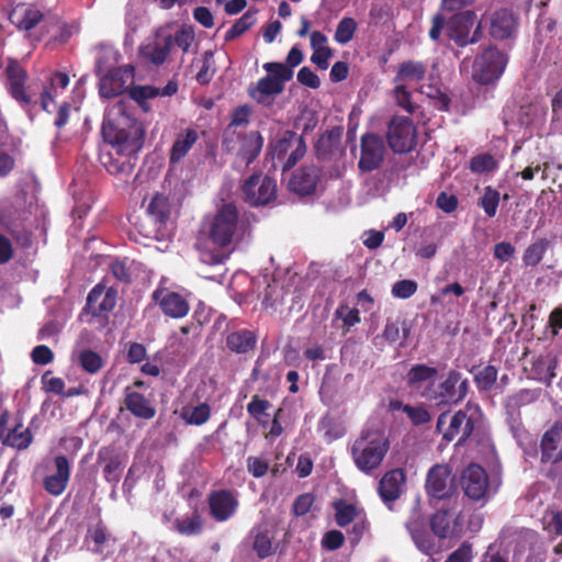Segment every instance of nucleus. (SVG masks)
I'll list each match as a JSON object with an SVG mask.
<instances>
[{
  "mask_svg": "<svg viewBox=\"0 0 562 562\" xmlns=\"http://www.w3.org/2000/svg\"><path fill=\"white\" fill-rule=\"evenodd\" d=\"M43 18L40 10L27 7H16L10 14L11 22L20 30L30 31L37 25Z\"/></svg>",
  "mask_w": 562,
  "mask_h": 562,
  "instance_id": "33",
  "label": "nucleus"
},
{
  "mask_svg": "<svg viewBox=\"0 0 562 562\" xmlns=\"http://www.w3.org/2000/svg\"><path fill=\"white\" fill-rule=\"evenodd\" d=\"M497 370L493 366H487L475 375V383L480 390H488L496 382Z\"/></svg>",
  "mask_w": 562,
  "mask_h": 562,
  "instance_id": "51",
  "label": "nucleus"
},
{
  "mask_svg": "<svg viewBox=\"0 0 562 562\" xmlns=\"http://www.w3.org/2000/svg\"><path fill=\"white\" fill-rule=\"evenodd\" d=\"M472 557V546L468 542H463L445 562H471Z\"/></svg>",
  "mask_w": 562,
  "mask_h": 562,
  "instance_id": "61",
  "label": "nucleus"
},
{
  "mask_svg": "<svg viewBox=\"0 0 562 562\" xmlns=\"http://www.w3.org/2000/svg\"><path fill=\"white\" fill-rule=\"evenodd\" d=\"M117 119H112L110 111L102 124V133L115 153L120 156L131 157L143 146L145 130L140 122L123 114L121 102L117 103Z\"/></svg>",
  "mask_w": 562,
  "mask_h": 562,
  "instance_id": "2",
  "label": "nucleus"
},
{
  "mask_svg": "<svg viewBox=\"0 0 562 562\" xmlns=\"http://www.w3.org/2000/svg\"><path fill=\"white\" fill-rule=\"evenodd\" d=\"M405 474L395 469L383 475L379 484V493L384 502H393L402 494Z\"/></svg>",
  "mask_w": 562,
  "mask_h": 562,
  "instance_id": "27",
  "label": "nucleus"
},
{
  "mask_svg": "<svg viewBox=\"0 0 562 562\" xmlns=\"http://www.w3.org/2000/svg\"><path fill=\"white\" fill-rule=\"evenodd\" d=\"M132 99L144 106L148 99L160 95V89L153 86H136L130 92Z\"/></svg>",
  "mask_w": 562,
  "mask_h": 562,
  "instance_id": "50",
  "label": "nucleus"
},
{
  "mask_svg": "<svg viewBox=\"0 0 562 562\" xmlns=\"http://www.w3.org/2000/svg\"><path fill=\"white\" fill-rule=\"evenodd\" d=\"M117 292L113 288L97 284L88 294L86 310L93 316H103L116 305Z\"/></svg>",
  "mask_w": 562,
  "mask_h": 562,
  "instance_id": "18",
  "label": "nucleus"
},
{
  "mask_svg": "<svg viewBox=\"0 0 562 562\" xmlns=\"http://www.w3.org/2000/svg\"><path fill=\"white\" fill-rule=\"evenodd\" d=\"M250 109L246 105L237 108L232 116L231 124L228 125L226 132H236V127L245 126L249 122Z\"/></svg>",
  "mask_w": 562,
  "mask_h": 562,
  "instance_id": "58",
  "label": "nucleus"
},
{
  "mask_svg": "<svg viewBox=\"0 0 562 562\" xmlns=\"http://www.w3.org/2000/svg\"><path fill=\"white\" fill-rule=\"evenodd\" d=\"M227 346L232 351L246 353L256 346V338L249 330L232 333L227 337Z\"/></svg>",
  "mask_w": 562,
  "mask_h": 562,
  "instance_id": "37",
  "label": "nucleus"
},
{
  "mask_svg": "<svg viewBox=\"0 0 562 562\" xmlns=\"http://www.w3.org/2000/svg\"><path fill=\"white\" fill-rule=\"evenodd\" d=\"M124 90V85L119 74L110 72L103 76L99 82V91L102 98H112Z\"/></svg>",
  "mask_w": 562,
  "mask_h": 562,
  "instance_id": "39",
  "label": "nucleus"
},
{
  "mask_svg": "<svg viewBox=\"0 0 562 562\" xmlns=\"http://www.w3.org/2000/svg\"><path fill=\"white\" fill-rule=\"evenodd\" d=\"M470 168L476 173L487 172L496 168V161L488 154L479 155L472 158Z\"/></svg>",
  "mask_w": 562,
  "mask_h": 562,
  "instance_id": "53",
  "label": "nucleus"
},
{
  "mask_svg": "<svg viewBox=\"0 0 562 562\" xmlns=\"http://www.w3.org/2000/svg\"><path fill=\"white\" fill-rule=\"evenodd\" d=\"M358 515L356 506L346 503L336 504V521L338 526L345 527L350 524Z\"/></svg>",
  "mask_w": 562,
  "mask_h": 562,
  "instance_id": "48",
  "label": "nucleus"
},
{
  "mask_svg": "<svg viewBox=\"0 0 562 562\" xmlns=\"http://www.w3.org/2000/svg\"><path fill=\"white\" fill-rule=\"evenodd\" d=\"M7 441L13 448L25 449L32 442V435L29 429H24L20 432L14 430L9 434Z\"/></svg>",
  "mask_w": 562,
  "mask_h": 562,
  "instance_id": "56",
  "label": "nucleus"
},
{
  "mask_svg": "<svg viewBox=\"0 0 562 562\" xmlns=\"http://www.w3.org/2000/svg\"><path fill=\"white\" fill-rule=\"evenodd\" d=\"M171 49L175 45L179 46L183 52H188L192 41L193 34L189 30H179L175 35L171 34Z\"/></svg>",
  "mask_w": 562,
  "mask_h": 562,
  "instance_id": "60",
  "label": "nucleus"
},
{
  "mask_svg": "<svg viewBox=\"0 0 562 562\" xmlns=\"http://www.w3.org/2000/svg\"><path fill=\"white\" fill-rule=\"evenodd\" d=\"M547 248L548 241L546 239L529 245L522 256L524 263L530 267L537 266L542 260Z\"/></svg>",
  "mask_w": 562,
  "mask_h": 562,
  "instance_id": "40",
  "label": "nucleus"
},
{
  "mask_svg": "<svg viewBox=\"0 0 562 562\" xmlns=\"http://www.w3.org/2000/svg\"><path fill=\"white\" fill-rule=\"evenodd\" d=\"M430 527L438 538L460 537L464 531V515L461 510L453 508L438 510L430 519Z\"/></svg>",
  "mask_w": 562,
  "mask_h": 562,
  "instance_id": "14",
  "label": "nucleus"
},
{
  "mask_svg": "<svg viewBox=\"0 0 562 562\" xmlns=\"http://www.w3.org/2000/svg\"><path fill=\"white\" fill-rule=\"evenodd\" d=\"M224 149L236 157L245 165L251 164L260 154L263 146V138L259 132L240 134L237 132H225L223 140Z\"/></svg>",
  "mask_w": 562,
  "mask_h": 562,
  "instance_id": "8",
  "label": "nucleus"
},
{
  "mask_svg": "<svg viewBox=\"0 0 562 562\" xmlns=\"http://www.w3.org/2000/svg\"><path fill=\"white\" fill-rule=\"evenodd\" d=\"M213 52L207 50L203 54L202 66L196 74L200 83H209L215 74Z\"/></svg>",
  "mask_w": 562,
  "mask_h": 562,
  "instance_id": "47",
  "label": "nucleus"
},
{
  "mask_svg": "<svg viewBox=\"0 0 562 562\" xmlns=\"http://www.w3.org/2000/svg\"><path fill=\"white\" fill-rule=\"evenodd\" d=\"M98 461L103 464V474L108 482L116 484L122 474V459L112 448H102L98 453Z\"/></svg>",
  "mask_w": 562,
  "mask_h": 562,
  "instance_id": "31",
  "label": "nucleus"
},
{
  "mask_svg": "<svg viewBox=\"0 0 562 562\" xmlns=\"http://www.w3.org/2000/svg\"><path fill=\"white\" fill-rule=\"evenodd\" d=\"M475 0H442L441 1V13L453 14L460 11L469 10Z\"/></svg>",
  "mask_w": 562,
  "mask_h": 562,
  "instance_id": "59",
  "label": "nucleus"
},
{
  "mask_svg": "<svg viewBox=\"0 0 562 562\" xmlns=\"http://www.w3.org/2000/svg\"><path fill=\"white\" fill-rule=\"evenodd\" d=\"M479 415V406L471 404L453 415L442 413L437 420V430L446 441L457 440V443L460 445L471 436Z\"/></svg>",
  "mask_w": 562,
  "mask_h": 562,
  "instance_id": "4",
  "label": "nucleus"
},
{
  "mask_svg": "<svg viewBox=\"0 0 562 562\" xmlns=\"http://www.w3.org/2000/svg\"><path fill=\"white\" fill-rule=\"evenodd\" d=\"M176 529L184 536L198 535L202 530L201 517L196 514L183 517L176 521Z\"/></svg>",
  "mask_w": 562,
  "mask_h": 562,
  "instance_id": "42",
  "label": "nucleus"
},
{
  "mask_svg": "<svg viewBox=\"0 0 562 562\" xmlns=\"http://www.w3.org/2000/svg\"><path fill=\"white\" fill-rule=\"evenodd\" d=\"M297 80L300 83L312 89H317L321 86L318 76L308 67H303L299 70Z\"/></svg>",
  "mask_w": 562,
  "mask_h": 562,
  "instance_id": "62",
  "label": "nucleus"
},
{
  "mask_svg": "<svg viewBox=\"0 0 562 562\" xmlns=\"http://www.w3.org/2000/svg\"><path fill=\"white\" fill-rule=\"evenodd\" d=\"M419 92L434 100L439 110H447L449 105V98L441 91V89L432 83L422 85Z\"/></svg>",
  "mask_w": 562,
  "mask_h": 562,
  "instance_id": "44",
  "label": "nucleus"
},
{
  "mask_svg": "<svg viewBox=\"0 0 562 562\" xmlns=\"http://www.w3.org/2000/svg\"><path fill=\"white\" fill-rule=\"evenodd\" d=\"M55 472L44 480V488L54 496L60 495L65 490L70 476V465L65 456H57L54 460Z\"/></svg>",
  "mask_w": 562,
  "mask_h": 562,
  "instance_id": "23",
  "label": "nucleus"
},
{
  "mask_svg": "<svg viewBox=\"0 0 562 562\" xmlns=\"http://www.w3.org/2000/svg\"><path fill=\"white\" fill-rule=\"evenodd\" d=\"M516 26L517 22L514 14L506 9H502L491 15L488 32L492 37L504 40L512 36Z\"/></svg>",
  "mask_w": 562,
  "mask_h": 562,
  "instance_id": "26",
  "label": "nucleus"
},
{
  "mask_svg": "<svg viewBox=\"0 0 562 562\" xmlns=\"http://www.w3.org/2000/svg\"><path fill=\"white\" fill-rule=\"evenodd\" d=\"M153 297L162 312L169 317L182 318L189 313V303L179 293L166 289H157L154 292Z\"/></svg>",
  "mask_w": 562,
  "mask_h": 562,
  "instance_id": "20",
  "label": "nucleus"
},
{
  "mask_svg": "<svg viewBox=\"0 0 562 562\" xmlns=\"http://www.w3.org/2000/svg\"><path fill=\"white\" fill-rule=\"evenodd\" d=\"M386 139L394 153H409L416 145L417 130L411 119L395 116L389 123Z\"/></svg>",
  "mask_w": 562,
  "mask_h": 562,
  "instance_id": "10",
  "label": "nucleus"
},
{
  "mask_svg": "<svg viewBox=\"0 0 562 562\" xmlns=\"http://www.w3.org/2000/svg\"><path fill=\"white\" fill-rule=\"evenodd\" d=\"M255 14L251 12H246L241 18H239L234 25L225 33V41H233L236 37L244 34L251 25L255 24Z\"/></svg>",
  "mask_w": 562,
  "mask_h": 562,
  "instance_id": "43",
  "label": "nucleus"
},
{
  "mask_svg": "<svg viewBox=\"0 0 562 562\" xmlns=\"http://www.w3.org/2000/svg\"><path fill=\"white\" fill-rule=\"evenodd\" d=\"M425 74L426 67L424 64L418 61H405L400 66L394 81L396 85L403 83L408 87L411 83L424 79Z\"/></svg>",
  "mask_w": 562,
  "mask_h": 562,
  "instance_id": "36",
  "label": "nucleus"
},
{
  "mask_svg": "<svg viewBox=\"0 0 562 562\" xmlns=\"http://www.w3.org/2000/svg\"><path fill=\"white\" fill-rule=\"evenodd\" d=\"M319 179V170L315 166L300 169L290 180V188L302 195L312 193Z\"/></svg>",
  "mask_w": 562,
  "mask_h": 562,
  "instance_id": "29",
  "label": "nucleus"
},
{
  "mask_svg": "<svg viewBox=\"0 0 562 562\" xmlns=\"http://www.w3.org/2000/svg\"><path fill=\"white\" fill-rule=\"evenodd\" d=\"M426 492L437 499H443L452 494L453 479L449 465L436 464L430 468L426 479Z\"/></svg>",
  "mask_w": 562,
  "mask_h": 562,
  "instance_id": "17",
  "label": "nucleus"
},
{
  "mask_svg": "<svg viewBox=\"0 0 562 562\" xmlns=\"http://www.w3.org/2000/svg\"><path fill=\"white\" fill-rule=\"evenodd\" d=\"M205 229L214 250L203 248L200 259L205 265L223 263L229 256V246L234 243L238 229V213L234 204H224L205 224Z\"/></svg>",
  "mask_w": 562,
  "mask_h": 562,
  "instance_id": "1",
  "label": "nucleus"
},
{
  "mask_svg": "<svg viewBox=\"0 0 562 562\" xmlns=\"http://www.w3.org/2000/svg\"><path fill=\"white\" fill-rule=\"evenodd\" d=\"M394 95L398 106L403 108L409 113L415 111V106L411 101V93L406 85H396L394 88Z\"/></svg>",
  "mask_w": 562,
  "mask_h": 562,
  "instance_id": "55",
  "label": "nucleus"
},
{
  "mask_svg": "<svg viewBox=\"0 0 562 562\" xmlns=\"http://www.w3.org/2000/svg\"><path fill=\"white\" fill-rule=\"evenodd\" d=\"M210 406L205 403H202L198 406L191 407L186 406L181 409V418L190 425H203L205 424L210 418Z\"/></svg>",
  "mask_w": 562,
  "mask_h": 562,
  "instance_id": "38",
  "label": "nucleus"
},
{
  "mask_svg": "<svg viewBox=\"0 0 562 562\" xmlns=\"http://www.w3.org/2000/svg\"><path fill=\"white\" fill-rule=\"evenodd\" d=\"M386 148L381 136L366 133L360 138V157L358 168L363 172H371L381 167Z\"/></svg>",
  "mask_w": 562,
  "mask_h": 562,
  "instance_id": "13",
  "label": "nucleus"
},
{
  "mask_svg": "<svg viewBox=\"0 0 562 562\" xmlns=\"http://www.w3.org/2000/svg\"><path fill=\"white\" fill-rule=\"evenodd\" d=\"M447 22V33L458 45L465 46L469 43H475L481 35V25H477L473 37L469 38V32L476 20L473 10L460 11L453 14H445Z\"/></svg>",
  "mask_w": 562,
  "mask_h": 562,
  "instance_id": "11",
  "label": "nucleus"
},
{
  "mask_svg": "<svg viewBox=\"0 0 562 562\" xmlns=\"http://www.w3.org/2000/svg\"><path fill=\"white\" fill-rule=\"evenodd\" d=\"M32 360L36 364H48L54 359L53 351L45 345L36 346L32 351Z\"/></svg>",
  "mask_w": 562,
  "mask_h": 562,
  "instance_id": "63",
  "label": "nucleus"
},
{
  "mask_svg": "<svg viewBox=\"0 0 562 562\" xmlns=\"http://www.w3.org/2000/svg\"><path fill=\"white\" fill-rule=\"evenodd\" d=\"M306 145L303 138L293 132L286 131L273 147V156L278 159H284L288 155L284 169H291L304 157Z\"/></svg>",
  "mask_w": 562,
  "mask_h": 562,
  "instance_id": "15",
  "label": "nucleus"
},
{
  "mask_svg": "<svg viewBox=\"0 0 562 562\" xmlns=\"http://www.w3.org/2000/svg\"><path fill=\"white\" fill-rule=\"evenodd\" d=\"M542 462L555 463L562 460V423H555L542 436Z\"/></svg>",
  "mask_w": 562,
  "mask_h": 562,
  "instance_id": "22",
  "label": "nucleus"
},
{
  "mask_svg": "<svg viewBox=\"0 0 562 562\" xmlns=\"http://www.w3.org/2000/svg\"><path fill=\"white\" fill-rule=\"evenodd\" d=\"M406 529L422 552L428 555L435 552V541L427 531L426 518L417 508L412 512L406 522Z\"/></svg>",
  "mask_w": 562,
  "mask_h": 562,
  "instance_id": "19",
  "label": "nucleus"
},
{
  "mask_svg": "<svg viewBox=\"0 0 562 562\" xmlns=\"http://www.w3.org/2000/svg\"><path fill=\"white\" fill-rule=\"evenodd\" d=\"M254 550L260 558H267L272 554V544L269 536L266 532L258 531L255 535Z\"/></svg>",
  "mask_w": 562,
  "mask_h": 562,
  "instance_id": "54",
  "label": "nucleus"
},
{
  "mask_svg": "<svg viewBox=\"0 0 562 562\" xmlns=\"http://www.w3.org/2000/svg\"><path fill=\"white\" fill-rule=\"evenodd\" d=\"M499 203V193L498 191L486 188L483 196L481 198V206L484 209V212L493 217L496 214L497 207Z\"/></svg>",
  "mask_w": 562,
  "mask_h": 562,
  "instance_id": "49",
  "label": "nucleus"
},
{
  "mask_svg": "<svg viewBox=\"0 0 562 562\" xmlns=\"http://www.w3.org/2000/svg\"><path fill=\"white\" fill-rule=\"evenodd\" d=\"M198 138V132L192 128H187L184 132L180 133L171 147L170 162H179L196 143Z\"/></svg>",
  "mask_w": 562,
  "mask_h": 562,
  "instance_id": "35",
  "label": "nucleus"
},
{
  "mask_svg": "<svg viewBox=\"0 0 562 562\" xmlns=\"http://www.w3.org/2000/svg\"><path fill=\"white\" fill-rule=\"evenodd\" d=\"M241 192L246 203L252 206L265 205L276 198L277 183L262 173H256L245 181Z\"/></svg>",
  "mask_w": 562,
  "mask_h": 562,
  "instance_id": "12",
  "label": "nucleus"
},
{
  "mask_svg": "<svg viewBox=\"0 0 562 562\" xmlns=\"http://www.w3.org/2000/svg\"><path fill=\"white\" fill-rule=\"evenodd\" d=\"M558 358L552 352L539 355L532 361L530 374L535 380L550 384L555 376Z\"/></svg>",
  "mask_w": 562,
  "mask_h": 562,
  "instance_id": "28",
  "label": "nucleus"
},
{
  "mask_svg": "<svg viewBox=\"0 0 562 562\" xmlns=\"http://www.w3.org/2000/svg\"><path fill=\"white\" fill-rule=\"evenodd\" d=\"M270 407V403L267 400L260 398L255 395L250 403L247 405V412L256 419H260L261 415Z\"/></svg>",
  "mask_w": 562,
  "mask_h": 562,
  "instance_id": "64",
  "label": "nucleus"
},
{
  "mask_svg": "<svg viewBox=\"0 0 562 562\" xmlns=\"http://www.w3.org/2000/svg\"><path fill=\"white\" fill-rule=\"evenodd\" d=\"M467 393L468 381L461 380L460 372L451 370L441 382L427 386L422 392V396L437 404L451 405L461 402Z\"/></svg>",
  "mask_w": 562,
  "mask_h": 562,
  "instance_id": "7",
  "label": "nucleus"
},
{
  "mask_svg": "<svg viewBox=\"0 0 562 562\" xmlns=\"http://www.w3.org/2000/svg\"><path fill=\"white\" fill-rule=\"evenodd\" d=\"M438 371L436 368L426 364L413 366L406 374L407 385L417 391L423 392L427 386L435 383Z\"/></svg>",
  "mask_w": 562,
  "mask_h": 562,
  "instance_id": "30",
  "label": "nucleus"
},
{
  "mask_svg": "<svg viewBox=\"0 0 562 562\" xmlns=\"http://www.w3.org/2000/svg\"><path fill=\"white\" fill-rule=\"evenodd\" d=\"M209 503L213 517L218 521L227 520L236 512L238 506L235 496L227 491L212 493Z\"/></svg>",
  "mask_w": 562,
  "mask_h": 562,
  "instance_id": "25",
  "label": "nucleus"
},
{
  "mask_svg": "<svg viewBox=\"0 0 562 562\" xmlns=\"http://www.w3.org/2000/svg\"><path fill=\"white\" fill-rule=\"evenodd\" d=\"M79 362L83 370L91 374L97 373L103 367L102 357L89 349L79 353Z\"/></svg>",
  "mask_w": 562,
  "mask_h": 562,
  "instance_id": "45",
  "label": "nucleus"
},
{
  "mask_svg": "<svg viewBox=\"0 0 562 562\" xmlns=\"http://www.w3.org/2000/svg\"><path fill=\"white\" fill-rule=\"evenodd\" d=\"M125 407L135 416L143 419H151L155 414V407L149 401L140 393L135 391H126Z\"/></svg>",
  "mask_w": 562,
  "mask_h": 562,
  "instance_id": "32",
  "label": "nucleus"
},
{
  "mask_svg": "<svg viewBox=\"0 0 562 562\" xmlns=\"http://www.w3.org/2000/svg\"><path fill=\"white\" fill-rule=\"evenodd\" d=\"M7 75L11 95L23 106H29L32 103V97L24 89L25 70L18 63L10 61L7 67Z\"/></svg>",
  "mask_w": 562,
  "mask_h": 562,
  "instance_id": "24",
  "label": "nucleus"
},
{
  "mask_svg": "<svg viewBox=\"0 0 562 562\" xmlns=\"http://www.w3.org/2000/svg\"><path fill=\"white\" fill-rule=\"evenodd\" d=\"M344 128L335 126L321 135L316 143L317 156L322 159H337L345 153V147L341 143Z\"/></svg>",
  "mask_w": 562,
  "mask_h": 562,
  "instance_id": "21",
  "label": "nucleus"
},
{
  "mask_svg": "<svg viewBox=\"0 0 562 562\" xmlns=\"http://www.w3.org/2000/svg\"><path fill=\"white\" fill-rule=\"evenodd\" d=\"M403 411L407 414L409 419L415 425H423L430 420V414L423 406H409L405 405Z\"/></svg>",
  "mask_w": 562,
  "mask_h": 562,
  "instance_id": "57",
  "label": "nucleus"
},
{
  "mask_svg": "<svg viewBox=\"0 0 562 562\" xmlns=\"http://www.w3.org/2000/svg\"><path fill=\"white\" fill-rule=\"evenodd\" d=\"M390 449V441L380 430H363L351 446V457L363 473L378 469Z\"/></svg>",
  "mask_w": 562,
  "mask_h": 562,
  "instance_id": "3",
  "label": "nucleus"
},
{
  "mask_svg": "<svg viewBox=\"0 0 562 562\" xmlns=\"http://www.w3.org/2000/svg\"><path fill=\"white\" fill-rule=\"evenodd\" d=\"M170 205L162 194H155L147 207V215L140 221L139 232L147 239H165L169 236L168 221Z\"/></svg>",
  "mask_w": 562,
  "mask_h": 562,
  "instance_id": "5",
  "label": "nucleus"
},
{
  "mask_svg": "<svg viewBox=\"0 0 562 562\" xmlns=\"http://www.w3.org/2000/svg\"><path fill=\"white\" fill-rule=\"evenodd\" d=\"M283 89V85H280V80H277L271 76H266L257 82L255 88L249 90V93L257 102L265 103L270 97L280 94Z\"/></svg>",
  "mask_w": 562,
  "mask_h": 562,
  "instance_id": "34",
  "label": "nucleus"
},
{
  "mask_svg": "<svg viewBox=\"0 0 562 562\" xmlns=\"http://www.w3.org/2000/svg\"><path fill=\"white\" fill-rule=\"evenodd\" d=\"M171 34L159 30L155 38L148 40L139 47V57L146 64L162 65L171 52Z\"/></svg>",
  "mask_w": 562,
  "mask_h": 562,
  "instance_id": "16",
  "label": "nucleus"
},
{
  "mask_svg": "<svg viewBox=\"0 0 562 562\" xmlns=\"http://www.w3.org/2000/svg\"><path fill=\"white\" fill-rule=\"evenodd\" d=\"M357 30V22L355 19L345 16L342 18L336 29L334 38L339 44H347L349 43Z\"/></svg>",
  "mask_w": 562,
  "mask_h": 562,
  "instance_id": "41",
  "label": "nucleus"
},
{
  "mask_svg": "<svg viewBox=\"0 0 562 562\" xmlns=\"http://www.w3.org/2000/svg\"><path fill=\"white\" fill-rule=\"evenodd\" d=\"M417 282L413 280H401L393 284L392 295L397 299H408L417 291Z\"/></svg>",
  "mask_w": 562,
  "mask_h": 562,
  "instance_id": "52",
  "label": "nucleus"
},
{
  "mask_svg": "<svg viewBox=\"0 0 562 562\" xmlns=\"http://www.w3.org/2000/svg\"><path fill=\"white\" fill-rule=\"evenodd\" d=\"M507 65V56L496 47L490 46L480 54L473 64V79L488 85L499 79Z\"/></svg>",
  "mask_w": 562,
  "mask_h": 562,
  "instance_id": "9",
  "label": "nucleus"
},
{
  "mask_svg": "<svg viewBox=\"0 0 562 562\" xmlns=\"http://www.w3.org/2000/svg\"><path fill=\"white\" fill-rule=\"evenodd\" d=\"M497 479H490L486 471L476 463L469 464L461 474L464 495L473 502L486 501L498 490Z\"/></svg>",
  "mask_w": 562,
  "mask_h": 562,
  "instance_id": "6",
  "label": "nucleus"
},
{
  "mask_svg": "<svg viewBox=\"0 0 562 562\" xmlns=\"http://www.w3.org/2000/svg\"><path fill=\"white\" fill-rule=\"evenodd\" d=\"M263 69L269 72L272 78L280 80L283 85L293 77V70L282 63H266Z\"/></svg>",
  "mask_w": 562,
  "mask_h": 562,
  "instance_id": "46",
  "label": "nucleus"
}]
</instances>
